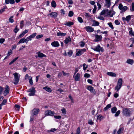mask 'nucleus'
Returning <instances> with one entry per match:
<instances>
[{
	"label": "nucleus",
	"mask_w": 134,
	"mask_h": 134,
	"mask_svg": "<svg viewBox=\"0 0 134 134\" xmlns=\"http://www.w3.org/2000/svg\"><path fill=\"white\" fill-rule=\"evenodd\" d=\"M82 53L81 50H80L76 53V55L78 56H79L81 55Z\"/></svg>",
	"instance_id": "4c0bfd02"
},
{
	"label": "nucleus",
	"mask_w": 134,
	"mask_h": 134,
	"mask_svg": "<svg viewBox=\"0 0 134 134\" xmlns=\"http://www.w3.org/2000/svg\"><path fill=\"white\" fill-rule=\"evenodd\" d=\"M20 27L21 28H22V27L24 26V21L23 20H22L20 21Z\"/></svg>",
	"instance_id": "37998d69"
},
{
	"label": "nucleus",
	"mask_w": 134,
	"mask_h": 134,
	"mask_svg": "<svg viewBox=\"0 0 134 134\" xmlns=\"http://www.w3.org/2000/svg\"><path fill=\"white\" fill-rule=\"evenodd\" d=\"M108 24L109 25V26L111 27V29H114L113 26L111 23L110 22L108 23Z\"/></svg>",
	"instance_id": "de8ad7c7"
},
{
	"label": "nucleus",
	"mask_w": 134,
	"mask_h": 134,
	"mask_svg": "<svg viewBox=\"0 0 134 134\" xmlns=\"http://www.w3.org/2000/svg\"><path fill=\"white\" fill-rule=\"evenodd\" d=\"M13 16H11L9 19V22L11 23H13L14 22V20L12 19L13 18Z\"/></svg>",
	"instance_id": "a19ab883"
},
{
	"label": "nucleus",
	"mask_w": 134,
	"mask_h": 134,
	"mask_svg": "<svg viewBox=\"0 0 134 134\" xmlns=\"http://www.w3.org/2000/svg\"><path fill=\"white\" fill-rule=\"evenodd\" d=\"M61 111L62 113L64 115H65L66 114V109L64 108H63L61 109Z\"/></svg>",
	"instance_id": "473e14b6"
},
{
	"label": "nucleus",
	"mask_w": 134,
	"mask_h": 134,
	"mask_svg": "<svg viewBox=\"0 0 134 134\" xmlns=\"http://www.w3.org/2000/svg\"><path fill=\"white\" fill-rule=\"evenodd\" d=\"M5 41V39L4 38H1L0 39V43H3Z\"/></svg>",
	"instance_id": "774afa93"
},
{
	"label": "nucleus",
	"mask_w": 134,
	"mask_h": 134,
	"mask_svg": "<svg viewBox=\"0 0 134 134\" xmlns=\"http://www.w3.org/2000/svg\"><path fill=\"white\" fill-rule=\"evenodd\" d=\"M97 18L101 20H104V18H103V17L102 16H98L97 17Z\"/></svg>",
	"instance_id": "603ef678"
},
{
	"label": "nucleus",
	"mask_w": 134,
	"mask_h": 134,
	"mask_svg": "<svg viewBox=\"0 0 134 134\" xmlns=\"http://www.w3.org/2000/svg\"><path fill=\"white\" fill-rule=\"evenodd\" d=\"M48 15H50L51 17L54 18H56L57 15V14L55 12H52L48 14Z\"/></svg>",
	"instance_id": "2eb2a0df"
},
{
	"label": "nucleus",
	"mask_w": 134,
	"mask_h": 134,
	"mask_svg": "<svg viewBox=\"0 0 134 134\" xmlns=\"http://www.w3.org/2000/svg\"><path fill=\"white\" fill-rule=\"evenodd\" d=\"M7 102V99H4L2 102L1 104L2 105H5L6 104Z\"/></svg>",
	"instance_id": "72a5a7b5"
},
{
	"label": "nucleus",
	"mask_w": 134,
	"mask_h": 134,
	"mask_svg": "<svg viewBox=\"0 0 134 134\" xmlns=\"http://www.w3.org/2000/svg\"><path fill=\"white\" fill-rule=\"evenodd\" d=\"M133 59H128L126 61V63H127L131 65L133 64Z\"/></svg>",
	"instance_id": "6ab92c4d"
},
{
	"label": "nucleus",
	"mask_w": 134,
	"mask_h": 134,
	"mask_svg": "<svg viewBox=\"0 0 134 134\" xmlns=\"http://www.w3.org/2000/svg\"><path fill=\"white\" fill-rule=\"evenodd\" d=\"M5 90L3 94L4 96H6L9 93V87L6 85L5 87Z\"/></svg>",
	"instance_id": "0eeeda50"
},
{
	"label": "nucleus",
	"mask_w": 134,
	"mask_h": 134,
	"mask_svg": "<svg viewBox=\"0 0 134 134\" xmlns=\"http://www.w3.org/2000/svg\"><path fill=\"white\" fill-rule=\"evenodd\" d=\"M5 3L6 4L10 3L13 4L14 3L15 1L14 0H5Z\"/></svg>",
	"instance_id": "f3484780"
},
{
	"label": "nucleus",
	"mask_w": 134,
	"mask_h": 134,
	"mask_svg": "<svg viewBox=\"0 0 134 134\" xmlns=\"http://www.w3.org/2000/svg\"><path fill=\"white\" fill-rule=\"evenodd\" d=\"M127 6H124L122 10V12H125L126 10L127 9Z\"/></svg>",
	"instance_id": "58836bf2"
},
{
	"label": "nucleus",
	"mask_w": 134,
	"mask_h": 134,
	"mask_svg": "<svg viewBox=\"0 0 134 134\" xmlns=\"http://www.w3.org/2000/svg\"><path fill=\"white\" fill-rule=\"evenodd\" d=\"M105 5L107 8H109L110 7L111 5V3L110 2V0H105Z\"/></svg>",
	"instance_id": "9b49d317"
},
{
	"label": "nucleus",
	"mask_w": 134,
	"mask_h": 134,
	"mask_svg": "<svg viewBox=\"0 0 134 134\" xmlns=\"http://www.w3.org/2000/svg\"><path fill=\"white\" fill-rule=\"evenodd\" d=\"M88 123L91 125H93L94 124V122L92 120H89L88 121Z\"/></svg>",
	"instance_id": "09e8293b"
},
{
	"label": "nucleus",
	"mask_w": 134,
	"mask_h": 134,
	"mask_svg": "<svg viewBox=\"0 0 134 134\" xmlns=\"http://www.w3.org/2000/svg\"><path fill=\"white\" fill-rule=\"evenodd\" d=\"M107 74L108 76L111 77H115L116 76V74L111 72H107Z\"/></svg>",
	"instance_id": "a211bd4d"
},
{
	"label": "nucleus",
	"mask_w": 134,
	"mask_h": 134,
	"mask_svg": "<svg viewBox=\"0 0 134 134\" xmlns=\"http://www.w3.org/2000/svg\"><path fill=\"white\" fill-rule=\"evenodd\" d=\"M91 48L94 51L98 52H100V51L103 52L104 51L103 48L101 47L99 45H98L95 48L92 47Z\"/></svg>",
	"instance_id": "39448f33"
},
{
	"label": "nucleus",
	"mask_w": 134,
	"mask_h": 134,
	"mask_svg": "<svg viewBox=\"0 0 134 134\" xmlns=\"http://www.w3.org/2000/svg\"><path fill=\"white\" fill-rule=\"evenodd\" d=\"M62 72L63 75L64 76H68L69 75V74L68 73H65L64 72V71H62Z\"/></svg>",
	"instance_id": "052dcab7"
},
{
	"label": "nucleus",
	"mask_w": 134,
	"mask_h": 134,
	"mask_svg": "<svg viewBox=\"0 0 134 134\" xmlns=\"http://www.w3.org/2000/svg\"><path fill=\"white\" fill-rule=\"evenodd\" d=\"M13 75L14 77V83L15 85L17 84L19 80V76L20 77V75H19V74L16 72L13 74Z\"/></svg>",
	"instance_id": "7ed1b4c3"
},
{
	"label": "nucleus",
	"mask_w": 134,
	"mask_h": 134,
	"mask_svg": "<svg viewBox=\"0 0 134 134\" xmlns=\"http://www.w3.org/2000/svg\"><path fill=\"white\" fill-rule=\"evenodd\" d=\"M51 45L52 46L54 47H58L59 44L58 41H54L52 42L51 43Z\"/></svg>",
	"instance_id": "ddd939ff"
},
{
	"label": "nucleus",
	"mask_w": 134,
	"mask_h": 134,
	"mask_svg": "<svg viewBox=\"0 0 134 134\" xmlns=\"http://www.w3.org/2000/svg\"><path fill=\"white\" fill-rule=\"evenodd\" d=\"M80 46L81 47H83L84 46H85V43L82 41H81L80 42Z\"/></svg>",
	"instance_id": "3c124183"
},
{
	"label": "nucleus",
	"mask_w": 134,
	"mask_h": 134,
	"mask_svg": "<svg viewBox=\"0 0 134 134\" xmlns=\"http://www.w3.org/2000/svg\"><path fill=\"white\" fill-rule=\"evenodd\" d=\"M120 113V110L118 111L115 115V116L117 117L119 116Z\"/></svg>",
	"instance_id": "ea45409f"
},
{
	"label": "nucleus",
	"mask_w": 134,
	"mask_h": 134,
	"mask_svg": "<svg viewBox=\"0 0 134 134\" xmlns=\"http://www.w3.org/2000/svg\"><path fill=\"white\" fill-rule=\"evenodd\" d=\"M122 84V78L119 79L118 81L117 85L115 87V90L118 91L121 88Z\"/></svg>",
	"instance_id": "f257e3e1"
},
{
	"label": "nucleus",
	"mask_w": 134,
	"mask_h": 134,
	"mask_svg": "<svg viewBox=\"0 0 134 134\" xmlns=\"http://www.w3.org/2000/svg\"><path fill=\"white\" fill-rule=\"evenodd\" d=\"M104 119V116L100 114H98L97 116V120H98L100 121H101L102 120H103Z\"/></svg>",
	"instance_id": "aec40b11"
},
{
	"label": "nucleus",
	"mask_w": 134,
	"mask_h": 134,
	"mask_svg": "<svg viewBox=\"0 0 134 134\" xmlns=\"http://www.w3.org/2000/svg\"><path fill=\"white\" fill-rule=\"evenodd\" d=\"M97 9L96 6V5H94V8L93 10V13H95Z\"/></svg>",
	"instance_id": "bf43d9fd"
},
{
	"label": "nucleus",
	"mask_w": 134,
	"mask_h": 134,
	"mask_svg": "<svg viewBox=\"0 0 134 134\" xmlns=\"http://www.w3.org/2000/svg\"><path fill=\"white\" fill-rule=\"evenodd\" d=\"M108 13V14L110 17H113V15L115 14V12L112 10H110L109 12Z\"/></svg>",
	"instance_id": "dca6fc26"
},
{
	"label": "nucleus",
	"mask_w": 134,
	"mask_h": 134,
	"mask_svg": "<svg viewBox=\"0 0 134 134\" xmlns=\"http://www.w3.org/2000/svg\"><path fill=\"white\" fill-rule=\"evenodd\" d=\"M7 8V7L5 6L4 8L0 10V13H1L2 12H3L5 11V9Z\"/></svg>",
	"instance_id": "e433bc0d"
},
{
	"label": "nucleus",
	"mask_w": 134,
	"mask_h": 134,
	"mask_svg": "<svg viewBox=\"0 0 134 134\" xmlns=\"http://www.w3.org/2000/svg\"><path fill=\"white\" fill-rule=\"evenodd\" d=\"M131 111L128 108H124L122 109V113L124 116L127 117L130 116Z\"/></svg>",
	"instance_id": "f03ea898"
},
{
	"label": "nucleus",
	"mask_w": 134,
	"mask_h": 134,
	"mask_svg": "<svg viewBox=\"0 0 134 134\" xmlns=\"http://www.w3.org/2000/svg\"><path fill=\"white\" fill-rule=\"evenodd\" d=\"M73 77L75 80L76 81H79L80 79V74L79 73H77L75 76L74 75Z\"/></svg>",
	"instance_id": "9d476101"
},
{
	"label": "nucleus",
	"mask_w": 134,
	"mask_h": 134,
	"mask_svg": "<svg viewBox=\"0 0 134 134\" xmlns=\"http://www.w3.org/2000/svg\"><path fill=\"white\" fill-rule=\"evenodd\" d=\"M102 37L101 35H96L95 36V41L98 42L101 40Z\"/></svg>",
	"instance_id": "f8f14e48"
},
{
	"label": "nucleus",
	"mask_w": 134,
	"mask_h": 134,
	"mask_svg": "<svg viewBox=\"0 0 134 134\" xmlns=\"http://www.w3.org/2000/svg\"><path fill=\"white\" fill-rule=\"evenodd\" d=\"M99 23L97 21L95 20L93 21V24L92 26H98L99 25Z\"/></svg>",
	"instance_id": "4be33fe9"
},
{
	"label": "nucleus",
	"mask_w": 134,
	"mask_h": 134,
	"mask_svg": "<svg viewBox=\"0 0 134 134\" xmlns=\"http://www.w3.org/2000/svg\"><path fill=\"white\" fill-rule=\"evenodd\" d=\"M124 7L123 6V5L121 3H120L119 6V8L120 10H122L123 9V8Z\"/></svg>",
	"instance_id": "c03bdc74"
},
{
	"label": "nucleus",
	"mask_w": 134,
	"mask_h": 134,
	"mask_svg": "<svg viewBox=\"0 0 134 134\" xmlns=\"http://www.w3.org/2000/svg\"><path fill=\"white\" fill-rule=\"evenodd\" d=\"M43 89L49 92L50 93L52 91L51 89L48 86H45L43 87Z\"/></svg>",
	"instance_id": "412c9836"
},
{
	"label": "nucleus",
	"mask_w": 134,
	"mask_h": 134,
	"mask_svg": "<svg viewBox=\"0 0 134 134\" xmlns=\"http://www.w3.org/2000/svg\"><path fill=\"white\" fill-rule=\"evenodd\" d=\"M87 88L91 92L95 93L96 92L95 91L93 87L91 86H88Z\"/></svg>",
	"instance_id": "1a4fd4ad"
},
{
	"label": "nucleus",
	"mask_w": 134,
	"mask_h": 134,
	"mask_svg": "<svg viewBox=\"0 0 134 134\" xmlns=\"http://www.w3.org/2000/svg\"><path fill=\"white\" fill-rule=\"evenodd\" d=\"M35 89V88L32 87L28 90L27 91V92H30L28 94L29 96H33L35 95V93L36 92Z\"/></svg>",
	"instance_id": "20e7f679"
},
{
	"label": "nucleus",
	"mask_w": 134,
	"mask_h": 134,
	"mask_svg": "<svg viewBox=\"0 0 134 134\" xmlns=\"http://www.w3.org/2000/svg\"><path fill=\"white\" fill-rule=\"evenodd\" d=\"M108 9H105L103 10L100 13V15H103L105 14L106 13L108 12Z\"/></svg>",
	"instance_id": "a878e982"
},
{
	"label": "nucleus",
	"mask_w": 134,
	"mask_h": 134,
	"mask_svg": "<svg viewBox=\"0 0 134 134\" xmlns=\"http://www.w3.org/2000/svg\"><path fill=\"white\" fill-rule=\"evenodd\" d=\"M52 6L54 8H55L56 7V4L55 2L54 1H53L51 2Z\"/></svg>",
	"instance_id": "c756f323"
},
{
	"label": "nucleus",
	"mask_w": 134,
	"mask_h": 134,
	"mask_svg": "<svg viewBox=\"0 0 134 134\" xmlns=\"http://www.w3.org/2000/svg\"><path fill=\"white\" fill-rule=\"evenodd\" d=\"M86 64L85 63H84L83 64V69L84 70H85L86 68L88 67V66L87 65L86 66H85Z\"/></svg>",
	"instance_id": "5fc2aeb1"
},
{
	"label": "nucleus",
	"mask_w": 134,
	"mask_h": 134,
	"mask_svg": "<svg viewBox=\"0 0 134 134\" xmlns=\"http://www.w3.org/2000/svg\"><path fill=\"white\" fill-rule=\"evenodd\" d=\"M115 23L116 25H119L120 24V22L118 20H116L115 21Z\"/></svg>",
	"instance_id": "69168bd1"
},
{
	"label": "nucleus",
	"mask_w": 134,
	"mask_h": 134,
	"mask_svg": "<svg viewBox=\"0 0 134 134\" xmlns=\"http://www.w3.org/2000/svg\"><path fill=\"white\" fill-rule=\"evenodd\" d=\"M78 21L80 23H82L83 22L82 19L81 17H79L78 18Z\"/></svg>",
	"instance_id": "49530a36"
},
{
	"label": "nucleus",
	"mask_w": 134,
	"mask_h": 134,
	"mask_svg": "<svg viewBox=\"0 0 134 134\" xmlns=\"http://www.w3.org/2000/svg\"><path fill=\"white\" fill-rule=\"evenodd\" d=\"M34 118V115H32L30 117V122H31V121H32L33 120Z\"/></svg>",
	"instance_id": "680f3d73"
},
{
	"label": "nucleus",
	"mask_w": 134,
	"mask_h": 134,
	"mask_svg": "<svg viewBox=\"0 0 134 134\" xmlns=\"http://www.w3.org/2000/svg\"><path fill=\"white\" fill-rule=\"evenodd\" d=\"M28 38H26L25 39L24 38V41L25 42H26V43H27L28 41L29 40H31L30 39L29 40H28Z\"/></svg>",
	"instance_id": "338daca9"
},
{
	"label": "nucleus",
	"mask_w": 134,
	"mask_h": 134,
	"mask_svg": "<svg viewBox=\"0 0 134 134\" xmlns=\"http://www.w3.org/2000/svg\"><path fill=\"white\" fill-rule=\"evenodd\" d=\"M80 127H78L76 130V132L75 134H80Z\"/></svg>",
	"instance_id": "c9c22d12"
},
{
	"label": "nucleus",
	"mask_w": 134,
	"mask_h": 134,
	"mask_svg": "<svg viewBox=\"0 0 134 134\" xmlns=\"http://www.w3.org/2000/svg\"><path fill=\"white\" fill-rule=\"evenodd\" d=\"M131 18V16L130 15H128L127 16L126 18V20L127 21H128Z\"/></svg>",
	"instance_id": "a18cd8bd"
},
{
	"label": "nucleus",
	"mask_w": 134,
	"mask_h": 134,
	"mask_svg": "<svg viewBox=\"0 0 134 134\" xmlns=\"http://www.w3.org/2000/svg\"><path fill=\"white\" fill-rule=\"evenodd\" d=\"M29 82L30 84L31 85H33V82L32 79V77L31 76H30L29 77Z\"/></svg>",
	"instance_id": "c85d7f7f"
},
{
	"label": "nucleus",
	"mask_w": 134,
	"mask_h": 134,
	"mask_svg": "<svg viewBox=\"0 0 134 134\" xmlns=\"http://www.w3.org/2000/svg\"><path fill=\"white\" fill-rule=\"evenodd\" d=\"M55 113L54 111H52L50 110H47L45 111L44 113V115L45 116H54V115Z\"/></svg>",
	"instance_id": "423d86ee"
},
{
	"label": "nucleus",
	"mask_w": 134,
	"mask_h": 134,
	"mask_svg": "<svg viewBox=\"0 0 134 134\" xmlns=\"http://www.w3.org/2000/svg\"><path fill=\"white\" fill-rule=\"evenodd\" d=\"M43 36L42 35H38L36 36V38L37 39L39 38H41Z\"/></svg>",
	"instance_id": "0e129e2a"
},
{
	"label": "nucleus",
	"mask_w": 134,
	"mask_h": 134,
	"mask_svg": "<svg viewBox=\"0 0 134 134\" xmlns=\"http://www.w3.org/2000/svg\"><path fill=\"white\" fill-rule=\"evenodd\" d=\"M85 29L88 32H92L94 31V29L92 27L90 26H87L85 27Z\"/></svg>",
	"instance_id": "6e6552de"
},
{
	"label": "nucleus",
	"mask_w": 134,
	"mask_h": 134,
	"mask_svg": "<svg viewBox=\"0 0 134 134\" xmlns=\"http://www.w3.org/2000/svg\"><path fill=\"white\" fill-rule=\"evenodd\" d=\"M131 7L130 10L132 12H134V3H132Z\"/></svg>",
	"instance_id": "7c9ffc66"
},
{
	"label": "nucleus",
	"mask_w": 134,
	"mask_h": 134,
	"mask_svg": "<svg viewBox=\"0 0 134 134\" xmlns=\"http://www.w3.org/2000/svg\"><path fill=\"white\" fill-rule=\"evenodd\" d=\"M39 111L38 109H34L32 111V115H36Z\"/></svg>",
	"instance_id": "4468645a"
},
{
	"label": "nucleus",
	"mask_w": 134,
	"mask_h": 134,
	"mask_svg": "<svg viewBox=\"0 0 134 134\" xmlns=\"http://www.w3.org/2000/svg\"><path fill=\"white\" fill-rule=\"evenodd\" d=\"M17 26H16L15 29L14 30V31L15 33H16L19 30L17 27Z\"/></svg>",
	"instance_id": "864d4df0"
},
{
	"label": "nucleus",
	"mask_w": 134,
	"mask_h": 134,
	"mask_svg": "<svg viewBox=\"0 0 134 134\" xmlns=\"http://www.w3.org/2000/svg\"><path fill=\"white\" fill-rule=\"evenodd\" d=\"M12 54V51L10 49L8 52V54H7V55L8 56H9Z\"/></svg>",
	"instance_id": "13d9d810"
},
{
	"label": "nucleus",
	"mask_w": 134,
	"mask_h": 134,
	"mask_svg": "<svg viewBox=\"0 0 134 134\" xmlns=\"http://www.w3.org/2000/svg\"><path fill=\"white\" fill-rule=\"evenodd\" d=\"M117 109L115 107H114L111 109V111L112 113L114 114L116 113Z\"/></svg>",
	"instance_id": "393cba45"
},
{
	"label": "nucleus",
	"mask_w": 134,
	"mask_h": 134,
	"mask_svg": "<svg viewBox=\"0 0 134 134\" xmlns=\"http://www.w3.org/2000/svg\"><path fill=\"white\" fill-rule=\"evenodd\" d=\"M68 55L69 57H71L72 54V52L71 50H69L68 52Z\"/></svg>",
	"instance_id": "79ce46f5"
},
{
	"label": "nucleus",
	"mask_w": 134,
	"mask_h": 134,
	"mask_svg": "<svg viewBox=\"0 0 134 134\" xmlns=\"http://www.w3.org/2000/svg\"><path fill=\"white\" fill-rule=\"evenodd\" d=\"M54 118L55 119H60L61 118V116H57V115L54 116Z\"/></svg>",
	"instance_id": "4d7b16f0"
},
{
	"label": "nucleus",
	"mask_w": 134,
	"mask_h": 134,
	"mask_svg": "<svg viewBox=\"0 0 134 134\" xmlns=\"http://www.w3.org/2000/svg\"><path fill=\"white\" fill-rule=\"evenodd\" d=\"M73 14L74 13L72 11H70L69 12L68 14V15L69 16L71 17L73 15Z\"/></svg>",
	"instance_id": "f704fd0d"
},
{
	"label": "nucleus",
	"mask_w": 134,
	"mask_h": 134,
	"mask_svg": "<svg viewBox=\"0 0 134 134\" xmlns=\"http://www.w3.org/2000/svg\"><path fill=\"white\" fill-rule=\"evenodd\" d=\"M90 74L87 73H85L84 74V76L85 77H86L87 78L89 77H90Z\"/></svg>",
	"instance_id": "6e6d98bb"
},
{
	"label": "nucleus",
	"mask_w": 134,
	"mask_h": 134,
	"mask_svg": "<svg viewBox=\"0 0 134 134\" xmlns=\"http://www.w3.org/2000/svg\"><path fill=\"white\" fill-rule=\"evenodd\" d=\"M38 57L42 58L43 57H46V55H44L42 53L39 52L38 53Z\"/></svg>",
	"instance_id": "b1692460"
},
{
	"label": "nucleus",
	"mask_w": 134,
	"mask_h": 134,
	"mask_svg": "<svg viewBox=\"0 0 134 134\" xmlns=\"http://www.w3.org/2000/svg\"><path fill=\"white\" fill-rule=\"evenodd\" d=\"M36 36L35 34H32L30 36H29L28 37H27V38H28V40H29L30 39L31 40V38L34 37Z\"/></svg>",
	"instance_id": "2f4dec72"
},
{
	"label": "nucleus",
	"mask_w": 134,
	"mask_h": 134,
	"mask_svg": "<svg viewBox=\"0 0 134 134\" xmlns=\"http://www.w3.org/2000/svg\"><path fill=\"white\" fill-rule=\"evenodd\" d=\"M3 90V88L0 86V95L2 94V93Z\"/></svg>",
	"instance_id": "e2e57ef3"
},
{
	"label": "nucleus",
	"mask_w": 134,
	"mask_h": 134,
	"mask_svg": "<svg viewBox=\"0 0 134 134\" xmlns=\"http://www.w3.org/2000/svg\"><path fill=\"white\" fill-rule=\"evenodd\" d=\"M25 42L24 41V38L21 39L19 42L18 43H24Z\"/></svg>",
	"instance_id": "8fccbe9b"
},
{
	"label": "nucleus",
	"mask_w": 134,
	"mask_h": 134,
	"mask_svg": "<svg viewBox=\"0 0 134 134\" xmlns=\"http://www.w3.org/2000/svg\"><path fill=\"white\" fill-rule=\"evenodd\" d=\"M124 130V128L122 127L119 129L118 131L117 132V133L118 134H119L121 133Z\"/></svg>",
	"instance_id": "bb28decb"
},
{
	"label": "nucleus",
	"mask_w": 134,
	"mask_h": 134,
	"mask_svg": "<svg viewBox=\"0 0 134 134\" xmlns=\"http://www.w3.org/2000/svg\"><path fill=\"white\" fill-rule=\"evenodd\" d=\"M71 41V39L70 38V37H68L66 38L65 40H64V43L65 44H67L70 41Z\"/></svg>",
	"instance_id": "5701e85b"
},
{
	"label": "nucleus",
	"mask_w": 134,
	"mask_h": 134,
	"mask_svg": "<svg viewBox=\"0 0 134 134\" xmlns=\"http://www.w3.org/2000/svg\"><path fill=\"white\" fill-rule=\"evenodd\" d=\"M73 24L74 23L73 22L70 21H68L66 23V24H65V25H67L68 26H70L71 25H73Z\"/></svg>",
	"instance_id": "cd10ccee"
}]
</instances>
